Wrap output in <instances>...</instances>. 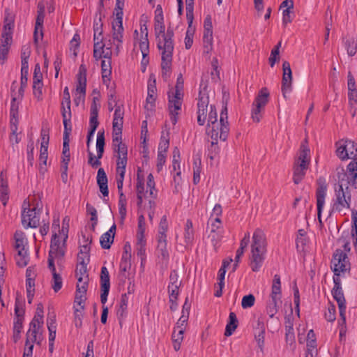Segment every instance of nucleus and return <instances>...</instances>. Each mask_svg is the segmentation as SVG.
Here are the masks:
<instances>
[{"label":"nucleus","mask_w":357,"mask_h":357,"mask_svg":"<svg viewBox=\"0 0 357 357\" xmlns=\"http://www.w3.org/2000/svg\"><path fill=\"white\" fill-rule=\"evenodd\" d=\"M174 31L168 27L166 35L156 39L157 47L161 54L162 76L164 79L169 77L172 71L173 52L174 50Z\"/></svg>","instance_id":"1"},{"label":"nucleus","mask_w":357,"mask_h":357,"mask_svg":"<svg viewBox=\"0 0 357 357\" xmlns=\"http://www.w3.org/2000/svg\"><path fill=\"white\" fill-rule=\"evenodd\" d=\"M267 242L264 232L257 229L252 235L250 266L252 271L258 272L261 268L267 252Z\"/></svg>","instance_id":"2"},{"label":"nucleus","mask_w":357,"mask_h":357,"mask_svg":"<svg viewBox=\"0 0 357 357\" xmlns=\"http://www.w3.org/2000/svg\"><path fill=\"white\" fill-rule=\"evenodd\" d=\"M229 132L228 114L227 107H224L220 112V121L207 126L206 134L211 139H220L225 142Z\"/></svg>","instance_id":"3"},{"label":"nucleus","mask_w":357,"mask_h":357,"mask_svg":"<svg viewBox=\"0 0 357 357\" xmlns=\"http://www.w3.org/2000/svg\"><path fill=\"white\" fill-rule=\"evenodd\" d=\"M309 154L310 149L308 146L305 144L302 143L299 155L294 164L293 181L295 184L300 183L305 175L310 162Z\"/></svg>","instance_id":"4"},{"label":"nucleus","mask_w":357,"mask_h":357,"mask_svg":"<svg viewBox=\"0 0 357 357\" xmlns=\"http://www.w3.org/2000/svg\"><path fill=\"white\" fill-rule=\"evenodd\" d=\"M86 266V265L77 264L76 268L77 284L75 303L80 305L81 308H83V305L82 304L84 303L86 299V294L89 283Z\"/></svg>","instance_id":"5"},{"label":"nucleus","mask_w":357,"mask_h":357,"mask_svg":"<svg viewBox=\"0 0 357 357\" xmlns=\"http://www.w3.org/2000/svg\"><path fill=\"white\" fill-rule=\"evenodd\" d=\"M281 282L279 275L275 274L273 278L271 300L266 306V312L271 318L278 312L281 301Z\"/></svg>","instance_id":"6"},{"label":"nucleus","mask_w":357,"mask_h":357,"mask_svg":"<svg viewBox=\"0 0 357 357\" xmlns=\"http://www.w3.org/2000/svg\"><path fill=\"white\" fill-rule=\"evenodd\" d=\"M331 268L334 273L333 277H340L341 273L350 271V263L347 253L341 249H337L333 255L331 263Z\"/></svg>","instance_id":"7"},{"label":"nucleus","mask_w":357,"mask_h":357,"mask_svg":"<svg viewBox=\"0 0 357 357\" xmlns=\"http://www.w3.org/2000/svg\"><path fill=\"white\" fill-rule=\"evenodd\" d=\"M15 241V248L17 250V255L15 257L17 265L20 267H24L29 262V255L25 249L26 240L24 234L21 231H17L14 234Z\"/></svg>","instance_id":"8"},{"label":"nucleus","mask_w":357,"mask_h":357,"mask_svg":"<svg viewBox=\"0 0 357 357\" xmlns=\"http://www.w3.org/2000/svg\"><path fill=\"white\" fill-rule=\"evenodd\" d=\"M123 10H117L116 18L112 24V40L113 43L116 46L114 53L118 55L120 52V47L123 43Z\"/></svg>","instance_id":"9"},{"label":"nucleus","mask_w":357,"mask_h":357,"mask_svg":"<svg viewBox=\"0 0 357 357\" xmlns=\"http://www.w3.org/2000/svg\"><path fill=\"white\" fill-rule=\"evenodd\" d=\"M269 92L266 88H262L252 104L251 116L255 122H259L262 118V111L268 102Z\"/></svg>","instance_id":"10"},{"label":"nucleus","mask_w":357,"mask_h":357,"mask_svg":"<svg viewBox=\"0 0 357 357\" xmlns=\"http://www.w3.org/2000/svg\"><path fill=\"white\" fill-rule=\"evenodd\" d=\"M334 287L331 291L334 299L337 301L340 316L343 323L346 321V301L341 287V279L340 277H333Z\"/></svg>","instance_id":"11"},{"label":"nucleus","mask_w":357,"mask_h":357,"mask_svg":"<svg viewBox=\"0 0 357 357\" xmlns=\"http://www.w3.org/2000/svg\"><path fill=\"white\" fill-rule=\"evenodd\" d=\"M183 93L168 92L169 103L168 107L170 115V120L173 125L178 121L179 111L181 110Z\"/></svg>","instance_id":"12"},{"label":"nucleus","mask_w":357,"mask_h":357,"mask_svg":"<svg viewBox=\"0 0 357 357\" xmlns=\"http://www.w3.org/2000/svg\"><path fill=\"white\" fill-rule=\"evenodd\" d=\"M335 199L333 202V208L337 211H341L344 208H348L350 206L351 193L349 186L347 185L345 189L340 185V188H336Z\"/></svg>","instance_id":"13"},{"label":"nucleus","mask_w":357,"mask_h":357,"mask_svg":"<svg viewBox=\"0 0 357 357\" xmlns=\"http://www.w3.org/2000/svg\"><path fill=\"white\" fill-rule=\"evenodd\" d=\"M209 103L208 95L206 92V88L199 91L197 103V123L199 126L204 125L208 112V106Z\"/></svg>","instance_id":"14"},{"label":"nucleus","mask_w":357,"mask_h":357,"mask_svg":"<svg viewBox=\"0 0 357 357\" xmlns=\"http://www.w3.org/2000/svg\"><path fill=\"white\" fill-rule=\"evenodd\" d=\"M40 208L35 206L22 212V223L24 228H36L39 226Z\"/></svg>","instance_id":"15"},{"label":"nucleus","mask_w":357,"mask_h":357,"mask_svg":"<svg viewBox=\"0 0 357 357\" xmlns=\"http://www.w3.org/2000/svg\"><path fill=\"white\" fill-rule=\"evenodd\" d=\"M112 39L105 40L102 43V38H100L98 40L94 42L93 45V56L98 60L102 57L105 59H111L112 55Z\"/></svg>","instance_id":"16"},{"label":"nucleus","mask_w":357,"mask_h":357,"mask_svg":"<svg viewBox=\"0 0 357 357\" xmlns=\"http://www.w3.org/2000/svg\"><path fill=\"white\" fill-rule=\"evenodd\" d=\"M318 187L316 191V198H317V215L318 219L320 222L322 210L325 203V198L326 196L327 191V185L325 183V179L323 178H319L317 180Z\"/></svg>","instance_id":"17"},{"label":"nucleus","mask_w":357,"mask_h":357,"mask_svg":"<svg viewBox=\"0 0 357 357\" xmlns=\"http://www.w3.org/2000/svg\"><path fill=\"white\" fill-rule=\"evenodd\" d=\"M282 92L284 98H287V94L291 93L292 90V72L290 63L284 61L282 63Z\"/></svg>","instance_id":"18"},{"label":"nucleus","mask_w":357,"mask_h":357,"mask_svg":"<svg viewBox=\"0 0 357 357\" xmlns=\"http://www.w3.org/2000/svg\"><path fill=\"white\" fill-rule=\"evenodd\" d=\"M100 287V301L103 305H105L107 302V296L110 289L109 275L107 268L105 266L101 268Z\"/></svg>","instance_id":"19"},{"label":"nucleus","mask_w":357,"mask_h":357,"mask_svg":"<svg viewBox=\"0 0 357 357\" xmlns=\"http://www.w3.org/2000/svg\"><path fill=\"white\" fill-rule=\"evenodd\" d=\"M83 245H80V250L77 256L78 264L86 265L90 261V245L91 239H89L85 235H82Z\"/></svg>","instance_id":"20"},{"label":"nucleus","mask_w":357,"mask_h":357,"mask_svg":"<svg viewBox=\"0 0 357 357\" xmlns=\"http://www.w3.org/2000/svg\"><path fill=\"white\" fill-rule=\"evenodd\" d=\"M43 324H38L36 323L35 327L32 325V321L29 324V329L26 333V339L25 342V346H28L30 342L34 343L36 342L38 344H40L42 341V333L40 332V328H42Z\"/></svg>","instance_id":"21"},{"label":"nucleus","mask_w":357,"mask_h":357,"mask_svg":"<svg viewBox=\"0 0 357 357\" xmlns=\"http://www.w3.org/2000/svg\"><path fill=\"white\" fill-rule=\"evenodd\" d=\"M45 18V8L43 6L38 4V11H37V17L36 20L34 33H33V39L36 43L38 42V31L40 30V36L42 39L43 37V25L44 22Z\"/></svg>","instance_id":"22"},{"label":"nucleus","mask_w":357,"mask_h":357,"mask_svg":"<svg viewBox=\"0 0 357 357\" xmlns=\"http://www.w3.org/2000/svg\"><path fill=\"white\" fill-rule=\"evenodd\" d=\"M66 243L60 245V241L57 234L55 232L52 237L50 250L49 254L55 255V257L61 259L65 255Z\"/></svg>","instance_id":"23"},{"label":"nucleus","mask_w":357,"mask_h":357,"mask_svg":"<svg viewBox=\"0 0 357 357\" xmlns=\"http://www.w3.org/2000/svg\"><path fill=\"white\" fill-rule=\"evenodd\" d=\"M107 183L108 179L106 173L103 168H100L97 173V184L104 197H107L109 195Z\"/></svg>","instance_id":"24"},{"label":"nucleus","mask_w":357,"mask_h":357,"mask_svg":"<svg viewBox=\"0 0 357 357\" xmlns=\"http://www.w3.org/2000/svg\"><path fill=\"white\" fill-rule=\"evenodd\" d=\"M18 108L19 106L18 103L16 102V98L13 97L12 98L10 111L11 129L13 134H15V132L17 130V123L18 122Z\"/></svg>","instance_id":"25"},{"label":"nucleus","mask_w":357,"mask_h":357,"mask_svg":"<svg viewBox=\"0 0 357 357\" xmlns=\"http://www.w3.org/2000/svg\"><path fill=\"white\" fill-rule=\"evenodd\" d=\"M284 325L286 340L287 342L291 344L295 340L293 318L291 317H286L284 318Z\"/></svg>","instance_id":"26"},{"label":"nucleus","mask_w":357,"mask_h":357,"mask_svg":"<svg viewBox=\"0 0 357 357\" xmlns=\"http://www.w3.org/2000/svg\"><path fill=\"white\" fill-rule=\"evenodd\" d=\"M347 170L349 173L350 185L357 189V160L350 162L347 167Z\"/></svg>","instance_id":"27"},{"label":"nucleus","mask_w":357,"mask_h":357,"mask_svg":"<svg viewBox=\"0 0 357 357\" xmlns=\"http://www.w3.org/2000/svg\"><path fill=\"white\" fill-rule=\"evenodd\" d=\"M351 146V148H354V143L351 141L347 142V144H341L337 146L336 150V154L342 160H347L351 156H349L348 153V146ZM353 151L351 152V155H353Z\"/></svg>","instance_id":"28"},{"label":"nucleus","mask_w":357,"mask_h":357,"mask_svg":"<svg viewBox=\"0 0 357 357\" xmlns=\"http://www.w3.org/2000/svg\"><path fill=\"white\" fill-rule=\"evenodd\" d=\"M229 321L227 323L225 331V336H230L238 326V319L234 312H230L229 315Z\"/></svg>","instance_id":"29"},{"label":"nucleus","mask_w":357,"mask_h":357,"mask_svg":"<svg viewBox=\"0 0 357 357\" xmlns=\"http://www.w3.org/2000/svg\"><path fill=\"white\" fill-rule=\"evenodd\" d=\"M184 239L186 245L192 244L194 240V229L190 220H187L185 223Z\"/></svg>","instance_id":"30"},{"label":"nucleus","mask_w":357,"mask_h":357,"mask_svg":"<svg viewBox=\"0 0 357 357\" xmlns=\"http://www.w3.org/2000/svg\"><path fill=\"white\" fill-rule=\"evenodd\" d=\"M258 326L259 331L255 333V337L258 347L260 348L261 351H263L264 346L265 328L264 326V324L259 321H258Z\"/></svg>","instance_id":"31"},{"label":"nucleus","mask_w":357,"mask_h":357,"mask_svg":"<svg viewBox=\"0 0 357 357\" xmlns=\"http://www.w3.org/2000/svg\"><path fill=\"white\" fill-rule=\"evenodd\" d=\"M156 91L155 80H153L152 82L149 81L148 83V94L146 101V103L150 104L151 107L153 105L155 100Z\"/></svg>","instance_id":"32"},{"label":"nucleus","mask_w":357,"mask_h":357,"mask_svg":"<svg viewBox=\"0 0 357 357\" xmlns=\"http://www.w3.org/2000/svg\"><path fill=\"white\" fill-rule=\"evenodd\" d=\"M24 299L20 296H17L15 299V314L16 319H24Z\"/></svg>","instance_id":"33"},{"label":"nucleus","mask_w":357,"mask_h":357,"mask_svg":"<svg viewBox=\"0 0 357 357\" xmlns=\"http://www.w3.org/2000/svg\"><path fill=\"white\" fill-rule=\"evenodd\" d=\"M208 238L211 240L212 245L214 248L215 252H217L218 248L220 245V241L222 238V231H214L211 230V233L208 235Z\"/></svg>","instance_id":"34"},{"label":"nucleus","mask_w":357,"mask_h":357,"mask_svg":"<svg viewBox=\"0 0 357 357\" xmlns=\"http://www.w3.org/2000/svg\"><path fill=\"white\" fill-rule=\"evenodd\" d=\"M14 27V24L13 22H5L3 31L1 33V40H6L5 43H7V41H12V34H13V29Z\"/></svg>","instance_id":"35"},{"label":"nucleus","mask_w":357,"mask_h":357,"mask_svg":"<svg viewBox=\"0 0 357 357\" xmlns=\"http://www.w3.org/2000/svg\"><path fill=\"white\" fill-rule=\"evenodd\" d=\"M344 45L349 56H353L356 54L357 40L355 38H351L345 40L344 42Z\"/></svg>","instance_id":"36"},{"label":"nucleus","mask_w":357,"mask_h":357,"mask_svg":"<svg viewBox=\"0 0 357 357\" xmlns=\"http://www.w3.org/2000/svg\"><path fill=\"white\" fill-rule=\"evenodd\" d=\"M40 137H41V144H40V154H48L47 149H48V144H49V133L47 131L45 130L44 129H42L41 133H40Z\"/></svg>","instance_id":"37"},{"label":"nucleus","mask_w":357,"mask_h":357,"mask_svg":"<svg viewBox=\"0 0 357 357\" xmlns=\"http://www.w3.org/2000/svg\"><path fill=\"white\" fill-rule=\"evenodd\" d=\"M218 139H211L210 146H208L207 157L213 160L219 153L220 148L218 145Z\"/></svg>","instance_id":"38"},{"label":"nucleus","mask_w":357,"mask_h":357,"mask_svg":"<svg viewBox=\"0 0 357 357\" xmlns=\"http://www.w3.org/2000/svg\"><path fill=\"white\" fill-rule=\"evenodd\" d=\"M114 234H109L108 232L104 233L100 238V243L101 245V247L103 249H109L111 247V245L114 242Z\"/></svg>","instance_id":"39"},{"label":"nucleus","mask_w":357,"mask_h":357,"mask_svg":"<svg viewBox=\"0 0 357 357\" xmlns=\"http://www.w3.org/2000/svg\"><path fill=\"white\" fill-rule=\"evenodd\" d=\"M201 170V160L199 158H197L194 160L193 162V183L195 185L200 181Z\"/></svg>","instance_id":"40"},{"label":"nucleus","mask_w":357,"mask_h":357,"mask_svg":"<svg viewBox=\"0 0 357 357\" xmlns=\"http://www.w3.org/2000/svg\"><path fill=\"white\" fill-rule=\"evenodd\" d=\"M69 142L70 141H63V151H62V161L61 165H66L68 167V163L70 162V147H69Z\"/></svg>","instance_id":"41"},{"label":"nucleus","mask_w":357,"mask_h":357,"mask_svg":"<svg viewBox=\"0 0 357 357\" xmlns=\"http://www.w3.org/2000/svg\"><path fill=\"white\" fill-rule=\"evenodd\" d=\"M43 81H33V94L38 101L43 100Z\"/></svg>","instance_id":"42"},{"label":"nucleus","mask_w":357,"mask_h":357,"mask_svg":"<svg viewBox=\"0 0 357 357\" xmlns=\"http://www.w3.org/2000/svg\"><path fill=\"white\" fill-rule=\"evenodd\" d=\"M146 239H137L136 250L137 254L143 261L146 257Z\"/></svg>","instance_id":"43"},{"label":"nucleus","mask_w":357,"mask_h":357,"mask_svg":"<svg viewBox=\"0 0 357 357\" xmlns=\"http://www.w3.org/2000/svg\"><path fill=\"white\" fill-rule=\"evenodd\" d=\"M84 303H83L82 304L83 305V308H81V306L79 305H78L79 307H76L75 305H74V309H75L74 323H75V326L76 328H80L82 326V317H83L82 310L84 308ZM75 304L77 305V303H75Z\"/></svg>","instance_id":"44"},{"label":"nucleus","mask_w":357,"mask_h":357,"mask_svg":"<svg viewBox=\"0 0 357 357\" xmlns=\"http://www.w3.org/2000/svg\"><path fill=\"white\" fill-rule=\"evenodd\" d=\"M31 321L33 327H35L36 323L37 325L43 324V307L41 303L38 305L36 314Z\"/></svg>","instance_id":"45"},{"label":"nucleus","mask_w":357,"mask_h":357,"mask_svg":"<svg viewBox=\"0 0 357 357\" xmlns=\"http://www.w3.org/2000/svg\"><path fill=\"white\" fill-rule=\"evenodd\" d=\"M146 229L145 219L143 215L138 217V228L137 232V239H145L144 232Z\"/></svg>","instance_id":"46"},{"label":"nucleus","mask_w":357,"mask_h":357,"mask_svg":"<svg viewBox=\"0 0 357 357\" xmlns=\"http://www.w3.org/2000/svg\"><path fill=\"white\" fill-rule=\"evenodd\" d=\"M186 4V18L188 20V24L190 26V24H192L194 15V0H185Z\"/></svg>","instance_id":"47"},{"label":"nucleus","mask_w":357,"mask_h":357,"mask_svg":"<svg viewBox=\"0 0 357 357\" xmlns=\"http://www.w3.org/2000/svg\"><path fill=\"white\" fill-rule=\"evenodd\" d=\"M93 40L94 42L98 40L102 34V23L101 22V18L99 17L98 20H95L93 22Z\"/></svg>","instance_id":"48"},{"label":"nucleus","mask_w":357,"mask_h":357,"mask_svg":"<svg viewBox=\"0 0 357 357\" xmlns=\"http://www.w3.org/2000/svg\"><path fill=\"white\" fill-rule=\"evenodd\" d=\"M1 40V46H0V61L3 63L7 59V56L9 52V45L11 44L12 41H7Z\"/></svg>","instance_id":"49"},{"label":"nucleus","mask_w":357,"mask_h":357,"mask_svg":"<svg viewBox=\"0 0 357 357\" xmlns=\"http://www.w3.org/2000/svg\"><path fill=\"white\" fill-rule=\"evenodd\" d=\"M337 178L338 188H340V185L343 188L344 185L347 186L350 184L349 173L346 172L344 169H341V171L337 172Z\"/></svg>","instance_id":"50"},{"label":"nucleus","mask_w":357,"mask_h":357,"mask_svg":"<svg viewBox=\"0 0 357 357\" xmlns=\"http://www.w3.org/2000/svg\"><path fill=\"white\" fill-rule=\"evenodd\" d=\"M124 111L120 105H116L112 123H123Z\"/></svg>","instance_id":"51"},{"label":"nucleus","mask_w":357,"mask_h":357,"mask_svg":"<svg viewBox=\"0 0 357 357\" xmlns=\"http://www.w3.org/2000/svg\"><path fill=\"white\" fill-rule=\"evenodd\" d=\"M194 31L195 29L192 27V24L190 26L188 25L185 37V47L187 50H189L192 45Z\"/></svg>","instance_id":"52"},{"label":"nucleus","mask_w":357,"mask_h":357,"mask_svg":"<svg viewBox=\"0 0 357 357\" xmlns=\"http://www.w3.org/2000/svg\"><path fill=\"white\" fill-rule=\"evenodd\" d=\"M169 139L168 138V132L167 133V137H165L164 135V134L162 133L161 138H160V142L159 143L158 153L160 152V153L165 154L169 148Z\"/></svg>","instance_id":"53"},{"label":"nucleus","mask_w":357,"mask_h":357,"mask_svg":"<svg viewBox=\"0 0 357 357\" xmlns=\"http://www.w3.org/2000/svg\"><path fill=\"white\" fill-rule=\"evenodd\" d=\"M69 222L70 218L68 216H66L62 221V228L61 230L59 231L60 234L63 236V244L66 242V240L68 237V230H69Z\"/></svg>","instance_id":"54"},{"label":"nucleus","mask_w":357,"mask_h":357,"mask_svg":"<svg viewBox=\"0 0 357 357\" xmlns=\"http://www.w3.org/2000/svg\"><path fill=\"white\" fill-rule=\"evenodd\" d=\"M116 185L118 189H122L123 185V180L126 174V167H116Z\"/></svg>","instance_id":"55"},{"label":"nucleus","mask_w":357,"mask_h":357,"mask_svg":"<svg viewBox=\"0 0 357 357\" xmlns=\"http://www.w3.org/2000/svg\"><path fill=\"white\" fill-rule=\"evenodd\" d=\"M63 280L60 274H54L52 277V287L55 292H58L62 287Z\"/></svg>","instance_id":"56"},{"label":"nucleus","mask_w":357,"mask_h":357,"mask_svg":"<svg viewBox=\"0 0 357 357\" xmlns=\"http://www.w3.org/2000/svg\"><path fill=\"white\" fill-rule=\"evenodd\" d=\"M139 48L141 50L143 59L142 61V63H144V58L148 56L149 54V40H148V33L146 32L145 33V38L144 40H142L139 43Z\"/></svg>","instance_id":"57"},{"label":"nucleus","mask_w":357,"mask_h":357,"mask_svg":"<svg viewBox=\"0 0 357 357\" xmlns=\"http://www.w3.org/2000/svg\"><path fill=\"white\" fill-rule=\"evenodd\" d=\"M255 298L252 294L244 296L242 298L241 306L243 309L251 307L254 305Z\"/></svg>","instance_id":"58"},{"label":"nucleus","mask_w":357,"mask_h":357,"mask_svg":"<svg viewBox=\"0 0 357 357\" xmlns=\"http://www.w3.org/2000/svg\"><path fill=\"white\" fill-rule=\"evenodd\" d=\"M64 131H63V141H70L69 137L72 131L71 119L63 120Z\"/></svg>","instance_id":"59"},{"label":"nucleus","mask_w":357,"mask_h":357,"mask_svg":"<svg viewBox=\"0 0 357 357\" xmlns=\"http://www.w3.org/2000/svg\"><path fill=\"white\" fill-rule=\"evenodd\" d=\"M180 285L177 284H169L168 285V292L169 296V301H173L174 300H177L178 296V289Z\"/></svg>","instance_id":"60"},{"label":"nucleus","mask_w":357,"mask_h":357,"mask_svg":"<svg viewBox=\"0 0 357 357\" xmlns=\"http://www.w3.org/2000/svg\"><path fill=\"white\" fill-rule=\"evenodd\" d=\"M8 192V181L6 175L3 171L0 173V194H6Z\"/></svg>","instance_id":"61"},{"label":"nucleus","mask_w":357,"mask_h":357,"mask_svg":"<svg viewBox=\"0 0 357 357\" xmlns=\"http://www.w3.org/2000/svg\"><path fill=\"white\" fill-rule=\"evenodd\" d=\"M86 88V78L84 77L77 78V85L76 87V93L85 95Z\"/></svg>","instance_id":"62"},{"label":"nucleus","mask_w":357,"mask_h":357,"mask_svg":"<svg viewBox=\"0 0 357 357\" xmlns=\"http://www.w3.org/2000/svg\"><path fill=\"white\" fill-rule=\"evenodd\" d=\"M167 243H158L157 250L158 252L159 257L162 259H167L169 258V252L167 249Z\"/></svg>","instance_id":"63"},{"label":"nucleus","mask_w":357,"mask_h":357,"mask_svg":"<svg viewBox=\"0 0 357 357\" xmlns=\"http://www.w3.org/2000/svg\"><path fill=\"white\" fill-rule=\"evenodd\" d=\"M349 104L351 107L357 108V90L348 92Z\"/></svg>","instance_id":"64"}]
</instances>
